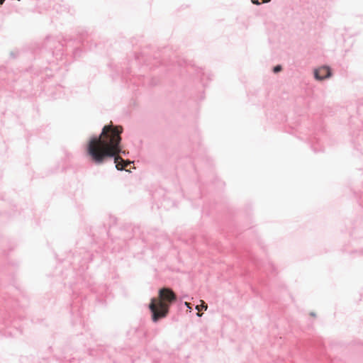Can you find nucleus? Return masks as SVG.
<instances>
[{
	"mask_svg": "<svg viewBox=\"0 0 363 363\" xmlns=\"http://www.w3.org/2000/svg\"><path fill=\"white\" fill-rule=\"evenodd\" d=\"M201 306H196V309L198 310L199 311H200L201 309H204L206 311L208 308L207 304L203 301H201Z\"/></svg>",
	"mask_w": 363,
	"mask_h": 363,
	"instance_id": "20e7f679",
	"label": "nucleus"
},
{
	"mask_svg": "<svg viewBox=\"0 0 363 363\" xmlns=\"http://www.w3.org/2000/svg\"><path fill=\"white\" fill-rule=\"evenodd\" d=\"M197 315L201 317L202 315V313H199V311L197 313Z\"/></svg>",
	"mask_w": 363,
	"mask_h": 363,
	"instance_id": "9d476101",
	"label": "nucleus"
},
{
	"mask_svg": "<svg viewBox=\"0 0 363 363\" xmlns=\"http://www.w3.org/2000/svg\"><path fill=\"white\" fill-rule=\"evenodd\" d=\"M130 164V161H125V163H123V164H125V167H128V165H129Z\"/></svg>",
	"mask_w": 363,
	"mask_h": 363,
	"instance_id": "6e6552de",
	"label": "nucleus"
},
{
	"mask_svg": "<svg viewBox=\"0 0 363 363\" xmlns=\"http://www.w3.org/2000/svg\"><path fill=\"white\" fill-rule=\"evenodd\" d=\"M310 315H311V316H313V317H315V316H316L315 313H313V312H311V313H310Z\"/></svg>",
	"mask_w": 363,
	"mask_h": 363,
	"instance_id": "1a4fd4ad",
	"label": "nucleus"
},
{
	"mask_svg": "<svg viewBox=\"0 0 363 363\" xmlns=\"http://www.w3.org/2000/svg\"><path fill=\"white\" fill-rule=\"evenodd\" d=\"M185 305L187 306V308H189V310L191 309V304L188 302H185Z\"/></svg>",
	"mask_w": 363,
	"mask_h": 363,
	"instance_id": "423d86ee",
	"label": "nucleus"
},
{
	"mask_svg": "<svg viewBox=\"0 0 363 363\" xmlns=\"http://www.w3.org/2000/svg\"><path fill=\"white\" fill-rule=\"evenodd\" d=\"M252 2L254 4H260V2L258 0H252Z\"/></svg>",
	"mask_w": 363,
	"mask_h": 363,
	"instance_id": "0eeeda50",
	"label": "nucleus"
},
{
	"mask_svg": "<svg viewBox=\"0 0 363 363\" xmlns=\"http://www.w3.org/2000/svg\"><path fill=\"white\" fill-rule=\"evenodd\" d=\"M269 1H270V0H262V1L263 3L269 2Z\"/></svg>",
	"mask_w": 363,
	"mask_h": 363,
	"instance_id": "9b49d317",
	"label": "nucleus"
},
{
	"mask_svg": "<svg viewBox=\"0 0 363 363\" xmlns=\"http://www.w3.org/2000/svg\"><path fill=\"white\" fill-rule=\"evenodd\" d=\"M281 70V67L280 65H277V66L274 67V72L275 73H277Z\"/></svg>",
	"mask_w": 363,
	"mask_h": 363,
	"instance_id": "39448f33",
	"label": "nucleus"
},
{
	"mask_svg": "<svg viewBox=\"0 0 363 363\" xmlns=\"http://www.w3.org/2000/svg\"><path fill=\"white\" fill-rule=\"evenodd\" d=\"M177 300V296L169 288H162L159 290L158 297L152 298L149 305L152 313V320L157 322L165 318L169 310L170 305Z\"/></svg>",
	"mask_w": 363,
	"mask_h": 363,
	"instance_id": "f03ea898",
	"label": "nucleus"
},
{
	"mask_svg": "<svg viewBox=\"0 0 363 363\" xmlns=\"http://www.w3.org/2000/svg\"><path fill=\"white\" fill-rule=\"evenodd\" d=\"M314 74H315V77L317 79L322 80V79H326V78L330 77L331 71L328 67L323 66V67H321L315 69L314 72Z\"/></svg>",
	"mask_w": 363,
	"mask_h": 363,
	"instance_id": "7ed1b4c3",
	"label": "nucleus"
},
{
	"mask_svg": "<svg viewBox=\"0 0 363 363\" xmlns=\"http://www.w3.org/2000/svg\"><path fill=\"white\" fill-rule=\"evenodd\" d=\"M123 131L121 125H113L111 123L104 126L98 137L90 138L86 149L90 161L96 164H101L108 159L113 157L117 169H124L125 160L119 155L120 153H125L121 145Z\"/></svg>",
	"mask_w": 363,
	"mask_h": 363,
	"instance_id": "f257e3e1",
	"label": "nucleus"
},
{
	"mask_svg": "<svg viewBox=\"0 0 363 363\" xmlns=\"http://www.w3.org/2000/svg\"><path fill=\"white\" fill-rule=\"evenodd\" d=\"M5 0H0V4H3Z\"/></svg>",
	"mask_w": 363,
	"mask_h": 363,
	"instance_id": "f8f14e48",
	"label": "nucleus"
}]
</instances>
